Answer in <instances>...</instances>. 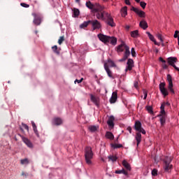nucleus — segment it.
Listing matches in <instances>:
<instances>
[{
    "instance_id": "f257e3e1",
    "label": "nucleus",
    "mask_w": 179,
    "mask_h": 179,
    "mask_svg": "<svg viewBox=\"0 0 179 179\" xmlns=\"http://www.w3.org/2000/svg\"><path fill=\"white\" fill-rule=\"evenodd\" d=\"M96 8H94V13L99 20H106V13L107 12L104 11V7L101 6L99 3H96Z\"/></svg>"
},
{
    "instance_id": "f03ea898",
    "label": "nucleus",
    "mask_w": 179,
    "mask_h": 179,
    "mask_svg": "<svg viewBox=\"0 0 179 179\" xmlns=\"http://www.w3.org/2000/svg\"><path fill=\"white\" fill-rule=\"evenodd\" d=\"M98 38L100 40V41H102V43H104L105 44H107V43L112 44V45H115L117 44V38L114 36H108L99 34H98Z\"/></svg>"
},
{
    "instance_id": "7ed1b4c3",
    "label": "nucleus",
    "mask_w": 179,
    "mask_h": 179,
    "mask_svg": "<svg viewBox=\"0 0 179 179\" xmlns=\"http://www.w3.org/2000/svg\"><path fill=\"white\" fill-rule=\"evenodd\" d=\"M93 150H92V148L90 147H86L85 149V162L88 166H92L93 164V162L92 160L93 159L94 156Z\"/></svg>"
},
{
    "instance_id": "20e7f679",
    "label": "nucleus",
    "mask_w": 179,
    "mask_h": 179,
    "mask_svg": "<svg viewBox=\"0 0 179 179\" xmlns=\"http://www.w3.org/2000/svg\"><path fill=\"white\" fill-rule=\"evenodd\" d=\"M172 160L173 159L171 158V157H165V158L164 159V171L168 173L170 171V170H171V169H173V165L171 164Z\"/></svg>"
},
{
    "instance_id": "39448f33",
    "label": "nucleus",
    "mask_w": 179,
    "mask_h": 179,
    "mask_svg": "<svg viewBox=\"0 0 179 179\" xmlns=\"http://www.w3.org/2000/svg\"><path fill=\"white\" fill-rule=\"evenodd\" d=\"M105 15L106 17L103 22H105L108 26H110V27H115V22H114V19H113L111 14L106 13Z\"/></svg>"
},
{
    "instance_id": "423d86ee",
    "label": "nucleus",
    "mask_w": 179,
    "mask_h": 179,
    "mask_svg": "<svg viewBox=\"0 0 179 179\" xmlns=\"http://www.w3.org/2000/svg\"><path fill=\"white\" fill-rule=\"evenodd\" d=\"M166 61L169 65H170L171 66H173V68H174L176 71H178V72H179V68L176 66V62H178V59H177V57H168L166 59Z\"/></svg>"
},
{
    "instance_id": "0eeeda50",
    "label": "nucleus",
    "mask_w": 179,
    "mask_h": 179,
    "mask_svg": "<svg viewBox=\"0 0 179 179\" xmlns=\"http://www.w3.org/2000/svg\"><path fill=\"white\" fill-rule=\"evenodd\" d=\"M93 30H100L101 29V23L97 20H89Z\"/></svg>"
},
{
    "instance_id": "6e6552de",
    "label": "nucleus",
    "mask_w": 179,
    "mask_h": 179,
    "mask_svg": "<svg viewBox=\"0 0 179 179\" xmlns=\"http://www.w3.org/2000/svg\"><path fill=\"white\" fill-rule=\"evenodd\" d=\"M134 129H136V131H138V132H141L143 135H145L146 134L145 129L142 128V123L140 121L135 122Z\"/></svg>"
},
{
    "instance_id": "1a4fd4ad",
    "label": "nucleus",
    "mask_w": 179,
    "mask_h": 179,
    "mask_svg": "<svg viewBox=\"0 0 179 179\" xmlns=\"http://www.w3.org/2000/svg\"><path fill=\"white\" fill-rule=\"evenodd\" d=\"M125 50V51H128L129 52H131L129 51V46L127 45L124 42H122L120 45H118L117 51V52H122Z\"/></svg>"
},
{
    "instance_id": "9d476101",
    "label": "nucleus",
    "mask_w": 179,
    "mask_h": 179,
    "mask_svg": "<svg viewBox=\"0 0 179 179\" xmlns=\"http://www.w3.org/2000/svg\"><path fill=\"white\" fill-rule=\"evenodd\" d=\"M165 86V83H161L159 84V90L163 96H164V97H166V96H169V91H167V89H166Z\"/></svg>"
},
{
    "instance_id": "9b49d317",
    "label": "nucleus",
    "mask_w": 179,
    "mask_h": 179,
    "mask_svg": "<svg viewBox=\"0 0 179 179\" xmlns=\"http://www.w3.org/2000/svg\"><path fill=\"white\" fill-rule=\"evenodd\" d=\"M167 80L169 82L168 89L170 90L171 93L174 94V90L173 89V78H171V75H167Z\"/></svg>"
},
{
    "instance_id": "f8f14e48",
    "label": "nucleus",
    "mask_w": 179,
    "mask_h": 179,
    "mask_svg": "<svg viewBox=\"0 0 179 179\" xmlns=\"http://www.w3.org/2000/svg\"><path fill=\"white\" fill-rule=\"evenodd\" d=\"M90 96L91 101H92L96 107H99L100 106V98L93 95L92 94H90Z\"/></svg>"
},
{
    "instance_id": "ddd939ff",
    "label": "nucleus",
    "mask_w": 179,
    "mask_h": 179,
    "mask_svg": "<svg viewBox=\"0 0 179 179\" xmlns=\"http://www.w3.org/2000/svg\"><path fill=\"white\" fill-rule=\"evenodd\" d=\"M32 16L34 17L33 21L34 24L40 26V24H41V17L36 13H32Z\"/></svg>"
},
{
    "instance_id": "4468645a",
    "label": "nucleus",
    "mask_w": 179,
    "mask_h": 179,
    "mask_svg": "<svg viewBox=\"0 0 179 179\" xmlns=\"http://www.w3.org/2000/svg\"><path fill=\"white\" fill-rule=\"evenodd\" d=\"M131 10H133V12H135L140 17H145V13L144 11H142V10H140L139 8L131 7Z\"/></svg>"
},
{
    "instance_id": "2eb2a0df",
    "label": "nucleus",
    "mask_w": 179,
    "mask_h": 179,
    "mask_svg": "<svg viewBox=\"0 0 179 179\" xmlns=\"http://www.w3.org/2000/svg\"><path fill=\"white\" fill-rule=\"evenodd\" d=\"M103 66L108 78H110L111 79H114V76H113V71H111V70L110 69V67H108V64L107 63H105Z\"/></svg>"
},
{
    "instance_id": "dca6fc26",
    "label": "nucleus",
    "mask_w": 179,
    "mask_h": 179,
    "mask_svg": "<svg viewBox=\"0 0 179 179\" xmlns=\"http://www.w3.org/2000/svg\"><path fill=\"white\" fill-rule=\"evenodd\" d=\"M127 64V66L125 70L126 72H127V71H132V67L134 66V59H128Z\"/></svg>"
},
{
    "instance_id": "f3484780",
    "label": "nucleus",
    "mask_w": 179,
    "mask_h": 179,
    "mask_svg": "<svg viewBox=\"0 0 179 179\" xmlns=\"http://www.w3.org/2000/svg\"><path fill=\"white\" fill-rule=\"evenodd\" d=\"M117 99H118V95H117V92H113L112 94V96L110 99V104H114V103H115L117 101Z\"/></svg>"
},
{
    "instance_id": "a211bd4d",
    "label": "nucleus",
    "mask_w": 179,
    "mask_h": 179,
    "mask_svg": "<svg viewBox=\"0 0 179 179\" xmlns=\"http://www.w3.org/2000/svg\"><path fill=\"white\" fill-rule=\"evenodd\" d=\"M115 120V117L114 116L111 115L109 117L107 124L108 127H110V128H114V121Z\"/></svg>"
},
{
    "instance_id": "6ab92c4d",
    "label": "nucleus",
    "mask_w": 179,
    "mask_h": 179,
    "mask_svg": "<svg viewBox=\"0 0 179 179\" xmlns=\"http://www.w3.org/2000/svg\"><path fill=\"white\" fill-rule=\"evenodd\" d=\"M158 117H160V123L162 127H163V125H164V124H166V112H164V113H160Z\"/></svg>"
},
{
    "instance_id": "aec40b11",
    "label": "nucleus",
    "mask_w": 179,
    "mask_h": 179,
    "mask_svg": "<svg viewBox=\"0 0 179 179\" xmlns=\"http://www.w3.org/2000/svg\"><path fill=\"white\" fill-rule=\"evenodd\" d=\"M131 55V52L128 50L124 51L123 57L120 60V62H124V61H127L128 59V57Z\"/></svg>"
},
{
    "instance_id": "412c9836",
    "label": "nucleus",
    "mask_w": 179,
    "mask_h": 179,
    "mask_svg": "<svg viewBox=\"0 0 179 179\" xmlns=\"http://www.w3.org/2000/svg\"><path fill=\"white\" fill-rule=\"evenodd\" d=\"M22 141L24 143L28 146V148H33V143H31V141H30V140H29L27 138L22 137Z\"/></svg>"
},
{
    "instance_id": "4be33fe9",
    "label": "nucleus",
    "mask_w": 179,
    "mask_h": 179,
    "mask_svg": "<svg viewBox=\"0 0 179 179\" xmlns=\"http://www.w3.org/2000/svg\"><path fill=\"white\" fill-rule=\"evenodd\" d=\"M141 132H138L136 134V141L137 142V146H139V143H141L142 141V134H141Z\"/></svg>"
},
{
    "instance_id": "5701e85b",
    "label": "nucleus",
    "mask_w": 179,
    "mask_h": 179,
    "mask_svg": "<svg viewBox=\"0 0 179 179\" xmlns=\"http://www.w3.org/2000/svg\"><path fill=\"white\" fill-rule=\"evenodd\" d=\"M146 34H148V36L150 40H151V41H153V43L155 44V45H159V44L157 43V42L156 41V39H155V36H153V35H152V34H150V32L147 31V32H146Z\"/></svg>"
},
{
    "instance_id": "b1692460",
    "label": "nucleus",
    "mask_w": 179,
    "mask_h": 179,
    "mask_svg": "<svg viewBox=\"0 0 179 179\" xmlns=\"http://www.w3.org/2000/svg\"><path fill=\"white\" fill-rule=\"evenodd\" d=\"M167 106V107H170V103L169 102H164L162 105H161V114H164V113H166V110H164V107Z\"/></svg>"
},
{
    "instance_id": "393cba45",
    "label": "nucleus",
    "mask_w": 179,
    "mask_h": 179,
    "mask_svg": "<svg viewBox=\"0 0 179 179\" xmlns=\"http://www.w3.org/2000/svg\"><path fill=\"white\" fill-rule=\"evenodd\" d=\"M122 166H124L127 171H131V165L129 163H128V162H127V160L124 159L122 161Z\"/></svg>"
},
{
    "instance_id": "a878e982",
    "label": "nucleus",
    "mask_w": 179,
    "mask_h": 179,
    "mask_svg": "<svg viewBox=\"0 0 179 179\" xmlns=\"http://www.w3.org/2000/svg\"><path fill=\"white\" fill-rule=\"evenodd\" d=\"M85 5L88 9H93V10H94V8H97L96 3L94 5L92 3V2H90V1H87Z\"/></svg>"
},
{
    "instance_id": "bb28decb",
    "label": "nucleus",
    "mask_w": 179,
    "mask_h": 179,
    "mask_svg": "<svg viewBox=\"0 0 179 179\" xmlns=\"http://www.w3.org/2000/svg\"><path fill=\"white\" fill-rule=\"evenodd\" d=\"M139 26L140 27H141V29H143V30H146V29H148V22H146V21L145 20L141 21L139 23Z\"/></svg>"
},
{
    "instance_id": "cd10ccee",
    "label": "nucleus",
    "mask_w": 179,
    "mask_h": 179,
    "mask_svg": "<svg viewBox=\"0 0 179 179\" xmlns=\"http://www.w3.org/2000/svg\"><path fill=\"white\" fill-rule=\"evenodd\" d=\"M53 124L54 125H62V119L59 117H55L53 119Z\"/></svg>"
},
{
    "instance_id": "c85d7f7f",
    "label": "nucleus",
    "mask_w": 179,
    "mask_h": 179,
    "mask_svg": "<svg viewBox=\"0 0 179 179\" xmlns=\"http://www.w3.org/2000/svg\"><path fill=\"white\" fill-rule=\"evenodd\" d=\"M121 13L122 17H125L128 15V7L124 6L121 9Z\"/></svg>"
},
{
    "instance_id": "c756f323",
    "label": "nucleus",
    "mask_w": 179,
    "mask_h": 179,
    "mask_svg": "<svg viewBox=\"0 0 179 179\" xmlns=\"http://www.w3.org/2000/svg\"><path fill=\"white\" fill-rule=\"evenodd\" d=\"M88 129L90 132H96L99 129V126L91 125L89 126Z\"/></svg>"
},
{
    "instance_id": "7c9ffc66",
    "label": "nucleus",
    "mask_w": 179,
    "mask_h": 179,
    "mask_svg": "<svg viewBox=\"0 0 179 179\" xmlns=\"http://www.w3.org/2000/svg\"><path fill=\"white\" fill-rule=\"evenodd\" d=\"M106 138L110 139V141H113L114 139V134H113V133H111L110 131H107L106 134Z\"/></svg>"
},
{
    "instance_id": "2f4dec72",
    "label": "nucleus",
    "mask_w": 179,
    "mask_h": 179,
    "mask_svg": "<svg viewBox=\"0 0 179 179\" xmlns=\"http://www.w3.org/2000/svg\"><path fill=\"white\" fill-rule=\"evenodd\" d=\"M130 34L133 38H136V37L139 36V31L135 30V31H131Z\"/></svg>"
},
{
    "instance_id": "473e14b6",
    "label": "nucleus",
    "mask_w": 179,
    "mask_h": 179,
    "mask_svg": "<svg viewBox=\"0 0 179 179\" xmlns=\"http://www.w3.org/2000/svg\"><path fill=\"white\" fill-rule=\"evenodd\" d=\"M31 124H32L33 130L36 134V136H39L38 131L37 130V126H36V123H34V122H31Z\"/></svg>"
},
{
    "instance_id": "72a5a7b5",
    "label": "nucleus",
    "mask_w": 179,
    "mask_h": 179,
    "mask_svg": "<svg viewBox=\"0 0 179 179\" xmlns=\"http://www.w3.org/2000/svg\"><path fill=\"white\" fill-rule=\"evenodd\" d=\"M115 174H124V176H128V171L122 169V170L115 171Z\"/></svg>"
},
{
    "instance_id": "f704fd0d",
    "label": "nucleus",
    "mask_w": 179,
    "mask_h": 179,
    "mask_svg": "<svg viewBox=\"0 0 179 179\" xmlns=\"http://www.w3.org/2000/svg\"><path fill=\"white\" fill-rule=\"evenodd\" d=\"M111 148H113V149H120V148H122V144H110Z\"/></svg>"
},
{
    "instance_id": "c9c22d12",
    "label": "nucleus",
    "mask_w": 179,
    "mask_h": 179,
    "mask_svg": "<svg viewBox=\"0 0 179 179\" xmlns=\"http://www.w3.org/2000/svg\"><path fill=\"white\" fill-rule=\"evenodd\" d=\"M80 12L79 11V9L78 8H73V17H78L79 16Z\"/></svg>"
},
{
    "instance_id": "e433bc0d",
    "label": "nucleus",
    "mask_w": 179,
    "mask_h": 179,
    "mask_svg": "<svg viewBox=\"0 0 179 179\" xmlns=\"http://www.w3.org/2000/svg\"><path fill=\"white\" fill-rule=\"evenodd\" d=\"M108 159H109V162H110V160L111 162H117V159L118 158L117 157V156L110 155V156L108 157Z\"/></svg>"
},
{
    "instance_id": "4c0bfd02",
    "label": "nucleus",
    "mask_w": 179,
    "mask_h": 179,
    "mask_svg": "<svg viewBox=\"0 0 179 179\" xmlns=\"http://www.w3.org/2000/svg\"><path fill=\"white\" fill-rule=\"evenodd\" d=\"M52 50L55 52V54H57V55H59V50H58V46L54 45L52 47Z\"/></svg>"
},
{
    "instance_id": "58836bf2",
    "label": "nucleus",
    "mask_w": 179,
    "mask_h": 179,
    "mask_svg": "<svg viewBox=\"0 0 179 179\" xmlns=\"http://www.w3.org/2000/svg\"><path fill=\"white\" fill-rule=\"evenodd\" d=\"M90 24V22H89V20L87 22H84L83 24L80 25V29H85L87 26H89Z\"/></svg>"
},
{
    "instance_id": "ea45409f",
    "label": "nucleus",
    "mask_w": 179,
    "mask_h": 179,
    "mask_svg": "<svg viewBox=\"0 0 179 179\" xmlns=\"http://www.w3.org/2000/svg\"><path fill=\"white\" fill-rule=\"evenodd\" d=\"M145 109L147 111H148V113H150V114H153V108L152 106H146Z\"/></svg>"
},
{
    "instance_id": "a19ab883",
    "label": "nucleus",
    "mask_w": 179,
    "mask_h": 179,
    "mask_svg": "<svg viewBox=\"0 0 179 179\" xmlns=\"http://www.w3.org/2000/svg\"><path fill=\"white\" fill-rule=\"evenodd\" d=\"M64 41H65V37L64 36H60L59 40H58V44H59V45H61V44H62V43H64Z\"/></svg>"
},
{
    "instance_id": "79ce46f5",
    "label": "nucleus",
    "mask_w": 179,
    "mask_h": 179,
    "mask_svg": "<svg viewBox=\"0 0 179 179\" xmlns=\"http://www.w3.org/2000/svg\"><path fill=\"white\" fill-rule=\"evenodd\" d=\"M108 64L110 65V66L111 67V68H114V67H115V63H114L113 62V60H111V59H108Z\"/></svg>"
},
{
    "instance_id": "37998d69",
    "label": "nucleus",
    "mask_w": 179,
    "mask_h": 179,
    "mask_svg": "<svg viewBox=\"0 0 179 179\" xmlns=\"http://www.w3.org/2000/svg\"><path fill=\"white\" fill-rule=\"evenodd\" d=\"M21 164H29V159L27 158L20 160Z\"/></svg>"
},
{
    "instance_id": "c03bdc74",
    "label": "nucleus",
    "mask_w": 179,
    "mask_h": 179,
    "mask_svg": "<svg viewBox=\"0 0 179 179\" xmlns=\"http://www.w3.org/2000/svg\"><path fill=\"white\" fill-rule=\"evenodd\" d=\"M140 6L143 9H145L146 8V3L145 1L140 2Z\"/></svg>"
},
{
    "instance_id": "a18cd8bd",
    "label": "nucleus",
    "mask_w": 179,
    "mask_h": 179,
    "mask_svg": "<svg viewBox=\"0 0 179 179\" xmlns=\"http://www.w3.org/2000/svg\"><path fill=\"white\" fill-rule=\"evenodd\" d=\"M152 176H153L154 177H156V176H157V169H154L152 171Z\"/></svg>"
},
{
    "instance_id": "49530a36",
    "label": "nucleus",
    "mask_w": 179,
    "mask_h": 179,
    "mask_svg": "<svg viewBox=\"0 0 179 179\" xmlns=\"http://www.w3.org/2000/svg\"><path fill=\"white\" fill-rule=\"evenodd\" d=\"M143 93L144 94V100H146V99L148 98V91H146L145 90H143Z\"/></svg>"
},
{
    "instance_id": "de8ad7c7",
    "label": "nucleus",
    "mask_w": 179,
    "mask_h": 179,
    "mask_svg": "<svg viewBox=\"0 0 179 179\" xmlns=\"http://www.w3.org/2000/svg\"><path fill=\"white\" fill-rule=\"evenodd\" d=\"M21 176L22 177H24V178H27V177L29 176V173H25L24 171H22V173H21Z\"/></svg>"
},
{
    "instance_id": "09e8293b",
    "label": "nucleus",
    "mask_w": 179,
    "mask_h": 179,
    "mask_svg": "<svg viewBox=\"0 0 179 179\" xmlns=\"http://www.w3.org/2000/svg\"><path fill=\"white\" fill-rule=\"evenodd\" d=\"M131 55L132 57H136V52H135V48H131Z\"/></svg>"
},
{
    "instance_id": "8fccbe9b",
    "label": "nucleus",
    "mask_w": 179,
    "mask_h": 179,
    "mask_svg": "<svg viewBox=\"0 0 179 179\" xmlns=\"http://www.w3.org/2000/svg\"><path fill=\"white\" fill-rule=\"evenodd\" d=\"M21 6H22L23 8H29L30 6L29 4H27L25 3H20Z\"/></svg>"
},
{
    "instance_id": "3c124183",
    "label": "nucleus",
    "mask_w": 179,
    "mask_h": 179,
    "mask_svg": "<svg viewBox=\"0 0 179 179\" xmlns=\"http://www.w3.org/2000/svg\"><path fill=\"white\" fill-rule=\"evenodd\" d=\"M162 68H163V69H168L169 65H167L166 63H162Z\"/></svg>"
},
{
    "instance_id": "603ef678",
    "label": "nucleus",
    "mask_w": 179,
    "mask_h": 179,
    "mask_svg": "<svg viewBox=\"0 0 179 179\" xmlns=\"http://www.w3.org/2000/svg\"><path fill=\"white\" fill-rule=\"evenodd\" d=\"M178 33H179V31H175V34L173 35L174 38H178Z\"/></svg>"
},
{
    "instance_id": "864d4df0",
    "label": "nucleus",
    "mask_w": 179,
    "mask_h": 179,
    "mask_svg": "<svg viewBox=\"0 0 179 179\" xmlns=\"http://www.w3.org/2000/svg\"><path fill=\"white\" fill-rule=\"evenodd\" d=\"M157 38H158L159 40H160V41H161L162 43H163V38H162V34H157Z\"/></svg>"
},
{
    "instance_id": "5fc2aeb1",
    "label": "nucleus",
    "mask_w": 179,
    "mask_h": 179,
    "mask_svg": "<svg viewBox=\"0 0 179 179\" xmlns=\"http://www.w3.org/2000/svg\"><path fill=\"white\" fill-rule=\"evenodd\" d=\"M22 126L24 128V129H27V131H29V126H27V124L22 123Z\"/></svg>"
},
{
    "instance_id": "6e6d98bb",
    "label": "nucleus",
    "mask_w": 179,
    "mask_h": 179,
    "mask_svg": "<svg viewBox=\"0 0 179 179\" xmlns=\"http://www.w3.org/2000/svg\"><path fill=\"white\" fill-rule=\"evenodd\" d=\"M76 82H77V83H82V82H83V78H81L80 80L76 79L75 80V83H76Z\"/></svg>"
},
{
    "instance_id": "4d7b16f0",
    "label": "nucleus",
    "mask_w": 179,
    "mask_h": 179,
    "mask_svg": "<svg viewBox=\"0 0 179 179\" xmlns=\"http://www.w3.org/2000/svg\"><path fill=\"white\" fill-rule=\"evenodd\" d=\"M127 129V131H129V134H132V127H128Z\"/></svg>"
},
{
    "instance_id": "13d9d810",
    "label": "nucleus",
    "mask_w": 179,
    "mask_h": 179,
    "mask_svg": "<svg viewBox=\"0 0 179 179\" xmlns=\"http://www.w3.org/2000/svg\"><path fill=\"white\" fill-rule=\"evenodd\" d=\"M160 62H162V64H166V60H164L162 57H159Z\"/></svg>"
},
{
    "instance_id": "bf43d9fd",
    "label": "nucleus",
    "mask_w": 179,
    "mask_h": 179,
    "mask_svg": "<svg viewBox=\"0 0 179 179\" xmlns=\"http://www.w3.org/2000/svg\"><path fill=\"white\" fill-rule=\"evenodd\" d=\"M138 81L134 82V87H136V89H138Z\"/></svg>"
},
{
    "instance_id": "052dcab7",
    "label": "nucleus",
    "mask_w": 179,
    "mask_h": 179,
    "mask_svg": "<svg viewBox=\"0 0 179 179\" xmlns=\"http://www.w3.org/2000/svg\"><path fill=\"white\" fill-rule=\"evenodd\" d=\"M126 5H131V2H129V0H125Z\"/></svg>"
},
{
    "instance_id": "680f3d73",
    "label": "nucleus",
    "mask_w": 179,
    "mask_h": 179,
    "mask_svg": "<svg viewBox=\"0 0 179 179\" xmlns=\"http://www.w3.org/2000/svg\"><path fill=\"white\" fill-rule=\"evenodd\" d=\"M130 27L129 25L126 26V30H129Z\"/></svg>"
},
{
    "instance_id": "e2e57ef3",
    "label": "nucleus",
    "mask_w": 179,
    "mask_h": 179,
    "mask_svg": "<svg viewBox=\"0 0 179 179\" xmlns=\"http://www.w3.org/2000/svg\"><path fill=\"white\" fill-rule=\"evenodd\" d=\"M135 1H136V2H137V3L141 2V0H135Z\"/></svg>"
},
{
    "instance_id": "0e129e2a",
    "label": "nucleus",
    "mask_w": 179,
    "mask_h": 179,
    "mask_svg": "<svg viewBox=\"0 0 179 179\" xmlns=\"http://www.w3.org/2000/svg\"><path fill=\"white\" fill-rule=\"evenodd\" d=\"M80 0H76V2H79Z\"/></svg>"
},
{
    "instance_id": "69168bd1",
    "label": "nucleus",
    "mask_w": 179,
    "mask_h": 179,
    "mask_svg": "<svg viewBox=\"0 0 179 179\" xmlns=\"http://www.w3.org/2000/svg\"><path fill=\"white\" fill-rule=\"evenodd\" d=\"M162 47H164V43H162Z\"/></svg>"
},
{
    "instance_id": "338daca9",
    "label": "nucleus",
    "mask_w": 179,
    "mask_h": 179,
    "mask_svg": "<svg viewBox=\"0 0 179 179\" xmlns=\"http://www.w3.org/2000/svg\"><path fill=\"white\" fill-rule=\"evenodd\" d=\"M156 52H159V50H157Z\"/></svg>"
},
{
    "instance_id": "774afa93",
    "label": "nucleus",
    "mask_w": 179,
    "mask_h": 179,
    "mask_svg": "<svg viewBox=\"0 0 179 179\" xmlns=\"http://www.w3.org/2000/svg\"><path fill=\"white\" fill-rule=\"evenodd\" d=\"M103 1H107V0H103Z\"/></svg>"
}]
</instances>
